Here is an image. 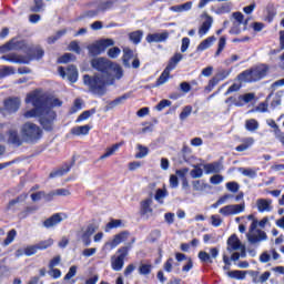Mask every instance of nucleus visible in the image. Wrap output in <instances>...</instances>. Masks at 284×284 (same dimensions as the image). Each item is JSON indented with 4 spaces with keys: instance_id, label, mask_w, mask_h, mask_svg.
Masks as SVG:
<instances>
[{
    "instance_id": "c756f323",
    "label": "nucleus",
    "mask_w": 284,
    "mask_h": 284,
    "mask_svg": "<svg viewBox=\"0 0 284 284\" xmlns=\"http://www.w3.org/2000/svg\"><path fill=\"white\" fill-rule=\"evenodd\" d=\"M170 72H172V69L166 67L156 81V88H159L160 85H164V83H168V81L170 80Z\"/></svg>"
},
{
    "instance_id": "a18cd8bd",
    "label": "nucleus",
    "mask_w": 284,
    "mask_h": 284,
    "mask_svg": "<svg viewBox=\"0 0 284 284\" xmlns=\"http://www.w3.org/2000/svg\"><path fill=\"white\" fill-rule=\"evenodd\" d=\"M239 172H241L243 174V176H248V179H256V171L253 169L240 168Z\"/></svg>"
},
{
    "instance_id": "4c0bfd02",
    "label": "nucleus",
    "mask_w": 284,
    "mask_h": 284,
    "mask_svg": "<svg viewBox=\"0 0 284 284\" xmlns=\"http://www.w3.org/2000/svg\"><path fill=\"white\" fill-rule=\"evenodd\" d=\"M231 11H232V4L223 3L215 9V14H227Z\"/></svg>"
},
{
    "instance_id": "e2e57ef3",
    "label": "nucleus",
    "mask_w": 284,
    "mask_h": 284,
    "mask_svg": "<svg viewBox=\"0 0 284 284\" xmlns=\"http://www.w3.org/2000/svg\"><path fill=\"white\" fill-rule=\"evenodd\" d=\"M74 276H77V265L69 268V272L64 276V281H70V278H74Z\"/></svg>"
},
{
    "instance_id": "2eb2a0df",
    "label": "nucleus",
    "mask_w": 284,
    "mask_h": 284,
    "mask_svg": "<svg viewBox=\"0 0 284 284\" xmlns=\"http://www.w3.org/2000/svg\"><path fill=\"white\" fill-rule=\"evenodd\" d=\"M272 203L273 202L270 199H257L255 202L257 212H260V214L272 212V210H274V205Z\"/></svg>"
},
{
    "instance_id": "aec40b11",
    "label": "nucleus",
    "mask_w": 284,
    "mask_h": 284,
    "mask_svg": "<svg viewBox=\"0 0 284 284\" xmlns=\"http://www.w3.org/2000/svg\"><path fill=\"white\" fill-rule=\"evenodd\" d=\"M212 23H214L212 17H206V19L202 22L197 31L200 39H203V37H205L207 32H210V30L212 29Z\"/></svg>"
},
{
    "instance_id": "774afa93",
    "label": "nucleus",
    "mask_w": 284,
    "mask_h": 284,
    "mask_svg": "<svg viewBox=\"0 0 284 284\" xmlns=\"http://www.w3.org/2000/svg\"><path fill=\"white\" fill-rule=\"evenodd\" d=\"M274 136H275V139H277V141H280V143H282V145H284V133H283V131L276 130Z\"/></svg>"
},
{
    "instance_id": "f8f14e48",
    "label": "nucleus",
    "mask_w": 284,
    "mask_h": 284,
    "mask_svg": "<svg viewBox=\"0 0 284 284\" xmlns=\"http://www.w3.org/2000/svg\"><path fill=\"white\" fill-rule=\"evenodd\" d=\"M153 203L154 200L152 197H146L140 203V214L143 219H152L154 216Z\"/></svg>"
},
{
    "instance_id": "f03ea898",
    "label": "nucleus",
    "mask_w": 284,
    "mask_h": 284,
    "mask_svg": "<svg viewBox=\"0 0 284 284\" xmlns=\"http://www.w3.org/2000/svg\"><path fill=\"white\" fill-rule=\"evenodd\" d=\"M26 103L33 106V109L24 112V119H34L36 116L39 118L40 124L44 130L50 132L54 125V119H57V113L52 110H44L43 109V95L38 91H33L29 93L26 98Z\"/></svg>"
},
{
    "instance_id": "f704fd0d",
    "label": "nucleus",
    "mask_w": 284,
    "mask_h": 284,
    "mask_svg": "<svg viewBox=\"0 0 284 284\" xmlns=\"http://www.w3.org/2000/svg\"><path fill=\"white\" fill-rule=\"evenodd\" d=\"M114 6V0L101 1L98 6V12H105V10H111Z\"/></svg>"
},
{
    "instance_id": "de8ad7c7",
    "label": "nucleus",
    "mask_w": 284,
    "mask_h": 284,
    "mask_svg": "<svg viewBox=\"0 0 284 284\" xmlns=\"http://www.w3.org/2000/svg\"><path fill=\"white\" fill-rule=\"evenodd\" d=\"M50 196H70V190L68 189H58L50 193Z\"/></svg>"
},
{
    "instance_id": "f257e3e1",
    "label": "nucleus",
    "mask_w": 284,
    "mask_h": 284,
    "mask_svg": "<svg viewBox=\"0 0 284 284\" xmlns=\"http://www.w3.org/2000/svg\"><path fill=\"white\" fill-rule=\"evenodd\" d=\"M91 65L99 72L94 77L84 75V85L94 94H105V88L113 85L114 81L123 78V68L108 58H94Z\"/></svg>"
},
{
    "instance_id": "20e7f679",
    "label": "nucleus",
    "mask_w": 284,
    "mask_h": 284,
    "mask_svg": "<svg viewBox=\"0 0 284 284\" xmlns=\"http://www.w3.org/2000/svg\"><path fill=\"white\" fill-rule=\"evenodd\" d=\"M43 49L37 48L31 51L29 55H19L17 53H10L8 55H2L1 59L4 61H9L10 63H30L32 60L39 61V59H43Z\"/></svg>"
},
{
    "instance_id": "6e6d98bb",
    "label": "nucleus",
    "mask_w": 284,
    "mask_h": 284,
    "mask_svg": "<svg viewBox=\"0 0 284 284\" xmlns=\"http://www.w3.org/2000/svg\"><path fill=\"white\" fill-rule=\"evenodd\" d=\"M268 108H270V104H267V102H262L254 110H251V112L264 113V112H267Z\"/></svg>"
},
{
    "instance_id": "69168bd1",
    "label": "nucleus",
    "mask_w": 284,
    "mask_h": 284,
    "mask_svg": "<svg viewBox=\"0 0 284 284\" xmlns=\"http://www.w3.org/2000/svg\"><path fill=\"white\" fill-rule=\"evenodd\" d=\"M239 183L236 182H227L226 183V190H229V192H233V193H236L239 192Z\"/></svg>"
},
{
    "instance_id": "cd10ccee",
    "label": "nucleus",
    "mask_w": 284,
    "mask_h": 284,
    "mask_svg": "<svg viewBox=\"0 0 284 284\" xmlns=\"http://www.w3.org/2000/svg\"><path fill=\"white\" fill-rule=\"evenodd\" d=\"M90 130H92V126L90 125L74 126L71 129V134H74V136H88Z\"/></svg>"
},
{
    "instance_id": "603ef678",
    "label": "nucleus",
    "mask_w": 284,
    "mask_h": 284,
    "mask_svg": "<svg viewBox=\"0 0 284 284\" xmlns=\"http://www.w3.org/2000/svg\"><path fill=\"white\" fill-rule=\"evenodd\" d=\"M152 272V266L150 264H141L139 267V274H142V276H148Z\"/></svg>"
},
{
    "instance_id": "412c9836",
    "label": "nucleus",
    "mask_w": 284,
    "mask_h": 284,
    "mask_svg": "<svg viewBox=\"0 0 284 284\" xmlns=\"http://www.w3.org/2000/svg\"><path fill=\"white\" fill-rule=\"evenodd\" d=\"M44 112H48V110H52V108H61L62 102L57 98H48L43 97V101L41 102Z\"/></svg>"
},
{
    "instance_id": "338daca9",
    "label": "nucleus",
    "mask_w": 284,
    "mask_h": 284,
    "mask_svg": "<svg viewBox=\"0 0 284 284\" xmlns=\"http://www.w3.org/2000/svg\"><path fill=\"white\" fill-rule=\"evenodd\" d=\"M48 274L51 278H61V270L59 268H49Z\"/></svg>"
},
{
    "instance_id": "a211bd4d",
    "label": "nucleus",
    "mask_w": 284,
    "mask_h": 284,
    "mask_svg": "<svg viewBox=\"0 0 284 284\" xmlns=\"http://www.w3.org/2000/svg\"><path fill=\"white\" fill-rule=\"evenodd\" d=\"M21 108V100L19 98H10L4 101V110L9 113L17 112Z\"/></svg>"
},
{
    "instance_id": "1a4fd4ad",
    "label": "nucleus",
    "mask_w": 284,
    "mask_h": 284,
    "mask_svg": "<svg viewBox=\"0 0 284 284\" xmlns=\"http://www.w3.org/2000/svg\"><path fill=\"white\" fill-rule=\"evenodd\" d=\"M111 45H114V40L104 39L89 45L88 49L90 54H92V57H97V54H101V52H105V50H108V48H111Z\"/></svg>"
},
{
    "instance_id": "ea45409f",
    "label": "nucleus",
    "mask_w": 284,
    "mask_h": 284,
    "mask_svg": "<svg viewBox=\"0 0 284 284\" xmlns=\"http://www.w3.org/2000/svg\"><path fill=\"white\" fill-rule=\"evenodd\" d=\"M234 22L233 23H241L244 26V28H246L247 26V21H245V17L243 16V13L241 12H234L232 14Z\"/></svg>"
},
{
    "instance_id": "bb28decb",
    "label": "nucleus",
    "mask_w": 284,
    "mask_h": 284,
    "mask_svg": "<svg viewBox=\"0 0 284 284\" xmlns=\"http://www.w3.org/2000/svg\"><path fill=\"white\" fill-rule=\"evenodd\" d=\"M170 196V193L168 192V187H165V185H163L162 189H158L155 191L154 194V200L156 201V203H159L160 205H163V203H165V197Z\"/></svg>"
},
{
    "instance_id": "5fc2aeb1",
    "label": "nucleus",
    "mask_w": 284,
    "mask_h": 284,
    "mask_svg": "<svg viewBox=\"0 0 284 284\" xmlns=\"http://www.w3.org/2000/svg\"><path fill=\"white\" fill-rule=\"evenodd\" d=\"M224 79H227V73H225L223 77H221V74H217L215 78L209 81V84H211V88H214L215 85H219V82L223 81Z\"/></svg>"
},
{
    "instance_id": "49530a36",
    "label": "nucleus",
    "mask_w": 284,
    "mask_h": 284,
    "mask_svg": "<svg viewBox=\"0 0 284 284\" xmlns=\"http://www.w3.org/2000/svg\"><path fill=\"white\" fill-rule=\"evenodd\" d=\"M190 175L192 179H201V176H203V169H201V165H195L194 169L190 172Z\"/></svg>"
},
{
    "instance_id": "c9c22d12",
    "label": "nucleus",
    "mask_w": 284,
    "mask_h": 284,
    "mask_svg": "<svg viewBox=\"0 0 284 284\" xmlns=\"http://www.w3.org/2000/svg\"><path fill=\"white\" fill-rule=\"evenodd\" d=\"M122 226H123V221H121V220H111L106 224L104 231L110 232V230H116L118 227H122Z\"/></svg>"
},
{
    "instance_id": "864d4df0",
    "label": "nucleus",
    "mask_w": 284,
    "mask_h": 284,
    "mask_svg": "<svg viewBox=\"0 0 284 284\" xmlns=\"http://www.w3.org/2000/svg\"><path fill=\"white\" fill-rule=\"evenodd\" d=\"M224 79H227V73H225L223 77H221V74H217L215 78L209 81V84H211V88H214L215 85H219V82L223 81Z\"/></svg>"
},
{
    "instance_id": "6ab92c4d",
    "label": "nucleus",
    "mask_w": 284,
    "mask_h": 284,
    "mask_svg": "<svg viewBox=\"0 0 284 284\" xmlns=\"http://www.w3.org/2000/svg\"><path fill=\"white\" fill-rule=\"evenodd\" d=\"M95 229L92 225H89L87 227V230H82L78 233V236L81 239L82 243H84V245H90V243H92V241L90 240V236H92V234H94Z\"/></svg>"
},
{
    "instance_id": "ddd939ff",
    "label": "nucleus",
    "mask_w": 284,
    "mask_h": 284,
    "mask_svg": "<svg viewBox=\"0 0 284 284\" xmlns=\"http://www.w3.org/2000/svg\"><path fill=\"white\" fill-rule=\"evenodd\" d=\"M128 236H130V233L125 231L114 235L112 240L105 242L103 250H114V247H118V245H121V243H125Z\"/></svg>"
},
{
    "instance_id": "dca6fc26",
    "label": "nucleus",
    "mask_w": 284,
    "mask_h": 284,
    "mask_svg": "<svg viewBox=\"0 0 284 284\" xmlns=\"http://www.w3.org/2000/svg\"><path fill=\"white\" fill-rule=\"evenodd\" d=\"M250 276L252 277L253 283L263 284L270 281V276H272V273L268 271H265L264 273H261L258 271H251Z\"/></svg>"
},
{
    "instance_id": "b1692460",
    "label": "nucleus",
    "mask_w": 284,
    "mask_h": 284,
    "mask_svg": "<svg viewBox=\"0 0 284 284\" xmlns=\"http://www.w3.org/2000/svg\"><path fill=\"white\" fill-rule=\"evenodd\" d=\"M215 41H216V37L214 36L206 38L196 47V52H205V50H210V48L214 45Z\"/></svg>"
},
{
    "instance_id": "37998d69",
    "label": "nucleus",
    "mask_w": 284,
    "mask_h": 284,
    "mask_svg": "<svg viewBox=\"0 0 284 284\" xmlns=\"http://www.w3.org/2000/svg\"><path fill=\"white\" fill-rule=\"evenodd\" d=\"M245 30L244 26L239 22H233V26L230 30V34H241Z\"/></svg>"
},
{
    "instance_id": "a19ab883",
    "label": "nucleus",
    "mask_w": 284,
    "mask_h": 284,
    "mask_svg": "<svg viewBox=\"0 0 284 284\" xmlns=\"http://www.w3.org/2000/svg\"><path fill=\"white\" fill-rule=\"evenodd\" d=\"M130 41H132V43H141V39H143V31H134L132 33H130Z\"/></svg>"
},
{
    "instance_id": "f3484780",
    "label": "nucleus",
    "mask_w": 284,
    "mask_h": 284,
    "mask_svg": "<svg viewBox=\"0 0 284 284\" xmlns=\"http://www.w3.org/2000/svg\"><path fill=\"white\" fill-rule=\"evenodd\" d=\"M197 256L201 263H213L212 258H219V248L213 247L210 250V253L200 251Z\"/></svg>"
},
{
    "instance_id": "bf43d9fd",
    "label": "nucleus",
    "mask_w": 284,
    "mask_h": 284,
    "mask_svg": "<svg viewBox=\"0 0 284 284\" xmlns=\"http://www.w3.org/2000/svg\"><path fill=\"white\" fill-rule=\"evenodd\" d=\"M119 54H121V49H119V47L111 48L108 51V57L110 59H116Z\"/></svg>"
},
{
    "instance_id": "79ce46f5",
    "label": "nucleus",
    "mask_w": 284,
    "mask_h": 284,
    "mask_svg": "<svg viewBox=\"0 0 284 284\" xmlns=\"http://www.w3.org/2000/svg\"><path fill=\"white\" fill-rule=\"evenodd\" d=\"M38 250H48V247H52L54 245V240L48 239L39 242L38 244Z\"/></svg>"
},
{
    "instance_id": "393cba45",
    "label": "nucleus",
    "mask_w": 284,
    "mask_h": 284,
    "mask_svg": "<svg viewBox=\"0 0 284 284\" xmlns=\"http://www.w3.org/2000/svg\"><path fill=\"white\" fill-rule=\"evenodd\" d=\"M21 48H23V41L12 39L7 44L1 47V52H8L9 50H21Z\"/></svg>"
},
{
    "instance_id": "0e129e2a",
    "label": "nucleus",
    "mask_w": 284,
    "mask_h": 284,
    "mask_svg": "<svg viewBox=\"0 0 284 284\" xmlns=\"http://www.w3.org/2000/svg\"><path fill=\"white\" fill-rule=\"evenodd\" d=\"M270 261H272V254L271 252L266 251V252H263L261 255H260V262L261 263H270Z\"/></svg>"
},
{
    "instance_id": "13d9d810",
    "label": "nucleus",
    "mask_w": 284,
    "mask_h": 284,
    "mask_svg": "<svg viewBox=\"0 0 284 284\" xmlns=\"http://www.w3.org/2000/svg\"><path fill=\"white\" fill-rule=\"evenodd\" d=\"M223 181H224V178H223V175H220V174H215L210 178V183L212 185H221V183H223Z\"/></svg>"
},
{
    "instance_id": "0eeeda50",
    "label": "nucleus",
    "mask_w": 284,
    "mask_h": 284,
    "mask_svg": "<svg viewBox=\"0 0 284 284\" xmlns=\"http://www.w3.org/2000/svg\"><path fill=\"white\" fill-rule=\"evenodd\" d=\"M258 227V221L253 220L246 234V239L251 245H257L261 241H267V234L264 231L256 230Z\"/></svg>"
},
{
    "instance_id": "39448f33",
    "label": "nucleus",
    "mask_w": 284,
    "mask_h": 284,
    "mask_svg": "<svg viewBox=\"0 0 284 284\" xmlns=\"http://www.w3.org/2000/svg\"><path fill=\"white\" fill-rule=\"evenodd\" d=\"M267 74V67L265 64H261L255 67L252 70H246L239 75L240 81H244V83H251L252 81H261Z\"/></svg>"
},
{
    "instance_id": "423d86ee",
    "label": "nucleus",
    "mask_w": 284,
    "mask_h": 284,
    "mask_svg": "<svg viewBox=\"0 0 284 284\" xmlns=\"http://www.w3.org/2000/svg\"><path fill=\"white\" fill-rule=\"evenodd\" d=\"M22 141L34 143L41 139V128L32 122H27L21 126Z\"/></svg>"
},
{
    "instance_id": "6e6552de",
    "label": "nucleus",
    "mask_w": 284,
    "mask_h": 284,
    "mask_svg": "<svg viewBox=\"0 0 284 284\" xmlns=\"http://www.w3.org/2000/svg\"><path fill=\"white\" fill-rule=\"evenodd\" d=\"M130 247L131 245L120 247L111 257V267L114 272H121V270H123V266L125 265V256H128Z\"/></svg>"
},
{
    "instance_id": "58836bf2",
    "label": "nucleus",
    "mask_w": 284,
    "mask_h": 284,
    "mask_svg": "<svg viewBox=\"0 0 284 284\" xmlns=\"http://www.w3.org/2000/svg\"><path fill=\"white\" fill-rule=\"evenodd\" d=\"M138 152L135 154V159H145V156L149 154L150 150L148 146H143L141 144H138Z\"/></svg>"
},
{
    "instance_id": "a878e982",
    "label": "nucleus",
    "mask_w": 284,
    "mask_h": 284,
    "mask_svg": "<svg viewBox=\"0 0 284 284\" xmlns=\"http://www.w3.org/2000/svg\"><path fill=\"white\" fill-rule=\"evenodd\" d=\"M7 141L11 143V145H21L23 138L19 136V132H17L16 129H11L9 130Z\"/></svg>"
},
{
    "instance_id": "7c9ffc66",
    "label": "nucleus",
    "mask_w": 284,
    "mask_h": 284,
    "mask_svg": "<svg viewBox=\"0 0 284 284\" xmlns=\"http://www.w3.org/2000/svg\"><path fill=\"white\" fill-rule=\"evenodd\" d=\"M119 148H121V143H115L112 146L108 148L105 153L100 156V160L103 161V159L113 156L115 152H119Z\"/></svg>"
},
{
    "instance_id": "c03bdc74",
    "label": "nucleus",
    "mask_w": 284,
    "mask_h": 284,
    "mask_svg": "<svg viewBox=\"0 0 284 284\" xmlns=\"http://www.w3.org/2000/svg\"><path fill=\"white\" fill-rule=\"evenodd\" d=\"M227 275L230 278H236L237 281H243L245 278V272L243 271H231Z\"/></svg>"
},
{
    "instance_id": "09e8293b",
    "label": "nucleus",
    "mask_w": 284,
    "mask_h": 284,
    "mask_svg": "<svg viewBox=\"0 0 284 284\" xmlns=\"http://www.w3.org/2000/svg\"><path fill=\"white\" fill-rule=\"evenodd\" d=\"M37 252H39V246H38V244H36V245H30V246H27V247L24 248V254H26V256H34V254H36Z\"/></svg>"
},
{
    "instance_id": "473e14b6",
    "label": "nucleus",
    "mask_w": 284,
    "mask_h": 284,
    "mask_svg": "<svg viewBox=\"0 0 284 284\" xmlns=\"http://www.w3.org/2000/svg\"><path fill=\"white\" fill-rule=\"evenodd\" d=\"M181 61H183V54L175 53L174 57L171 58V60H170L169 64L166 65V68H169V70H174V68H176V65Z\"/></svg>"
},
{
    "instance_id": "4d7b16f0",
    "label": "nucleus",
    "mask_w": 284,
    "mask_h": 284,
    "mask_svg": "<svg viewBox=\"0 0 284 284\" xmlns=\"http://www.w3.org/2000/svg\"><path fill=\"white\" fill-rule=\"evenodd\" d=\"M16 237H17V231L16 230L9 231L7 234V239L4 240V245H10V243H12Z\"/></svg>"
},
{
    "instance_id": "4468645a",
    "label": "nucleus",
    "mask_w": 284,
    "mask_h": 284,
    "mask_svg": "<svg viewBox=\"0 0 284 284\" xmlns=\"http://www.w3.org/2000/svg\"><path fill=\"white\" fill-rule=\"evenodd\" d=\"M67 219L68 214L55 213L43 222V226L47 227V230H50L51 227H57V225H59L62 221H65Z\"/></svg>"
},
{
    "instance_id": "680f3d73",
    "label": "nucleus",
    "mask_w": 284,
    "mask_h": 284,
    "mask_svg": "<svg viewBox=\"0 0 284 284\" xmlns=\"http://www.w3.org/2000/svg\"><path fill=\"white\" fill-rule=\"evenodd\" d=\"M58 61L59 63H70V61H74V55L72 53H65Z\"/></svg>"
},
{
    "instance_id": "052dcab7",
    "label": "nucleus",
    "mask_w": 284,
    "mask_h": 284,
    "mask_svg": "<svg viewBox=\"0 0 284 284\" xmlns=\"http://www.w3.org/2000/svg\"><path fill=\"white\" fill-rule=\"evenodd\" d=\"M172 105V102L170 100H162L159 102V104L155 106L158 112H161L162 110H165V108H170Z\"/></svg>"
},
{
    "instance_id": "5701e85b",
    "label": "nucleus",
    "mask_w": 284,
    "mask_h": 284,
    "mask_svg": "<svg viewBox=\"0 0 284 284\" xmlns=\"http://www.w3.org/2000/svg\"><path fill=\"white\" fill-rule=\"evenodd\" d=\"M203 169L205 171V174H219L223 170V164L220 162H213L209 164H204Z\"/></svg>"
},
{
    "instance_id": "8fccbe9b",
    "label": "nucleus",
    "mask_w": 284,
    "mask_h": 284,
    "mask_svg": "<svg viewBox=\"0 0 284 284\" xmlns=\"http://www.w3.org/2000/svg\"><path fill=\"white\" fill-rule=\"evenodd\" d=\"M225 103H232V105H235L236 108H243L244 101L241 100V95L239 98H229Z\"/></svg>"
},
{
    "instance_id": "7ed1b4c3",
    "label": "nucleus",
    "mask_w": 284,
    "mask_h": 284,
    "mask_svg": "<svg viewBox=\"0 0 284 284\" xmlns=\"http://www.w3.org/2000/svg\"><path fill=\"white\" fill-rule=\"evenodd\" d=\"M226 245L227 252L232 254L231 261H239V258H245V256H247L245 244L241 242L236 234H233L227 239Z\"/></svg>"
},
{
    "instance_id": "e433bc0d",
    "label": "nucleus",
    "mask_w": 284,
    "mask_h": 284,
    "mask_svg": "<svg viewBox=\"0 0 284 284\" xmlns=\"http://www.w3.org/2000/svg\"><path fill=\"white\" fill-rule=\"evenodd\" d=\"M123 63L126 68H130V59L134 57V52L130 50L129 48L123 49Z\"/></svg>"
},
{
    "instance_id": "3c124183",
    "label": "nucleus",
    "mask_w": 284,
    "mask_h": 284,
    "mask_svg": "<svg viewBox=\"0 0 284 284\" xmlns=\"http://www.w3.org/2000/svg\"><path fill=\"white\" fill-rule=\"evenodd\" d=\"M190 114H192V106L191 105L184 106L182 112L180 113V120L185 121V119H187Z\"/></svg>"
},
{
    "instance_id": "2f4dec72",
    "label": "nucleus",
    "mask_w": 284,
    "mask_h": 284,
    "mask_svg": "<svg viewBox=\"0 0 284 284\" xmlns=\"http://www.w3.org/2000/svg\"><path fill=\"white\" fill-rule=\"evenodd\" d=\"M192 185H193V190L195 192H205V190H207V187H210V185L207 183H205L204 181H201V180L193 181Z\"/></svg>"
},
{
    "instance_id": "9d476101",
    "label": "nucleus",
    "mask_w": 284,
    "mask_h": 284,
    "mask_svg": "<svg viewBox=\"0 0 284 284\" xmlns=\"http://www.w3.org/2000/svg\"><path fill=\"white\" fill-rule=\"evenodd\" d=\"M243 212H245V202L241 204H229L219 211L222 216H236V214H243Z\"/></svg>"
},
{
    "instance_id": "4be33fe9",
    "label": "nucleus",
    "mask_w": 284,
    "mask_h": 284,
    "mask_svg": "<svg viewBox=\"0 0 284 284\" xmlns=\"http://www.w3.org/2000/svg\"><path fill=\"white\" fill-rule=\"evenodd\" d=\"M170 37V33L168 31L162 33H151L146 36L148 43H162V41H165Z\"/></svg>"
},
{
    "instance_id": "72a5a7b5",
    "label": "nucleus",
    "mask_w": 284,
    "mask_h": 284,
    "mask_svg": "<svg viewBox=\"0 0 284 284\" xmlns=\"http://www.w3.org/2000/svg\"><path fill=\"white\" fill-rule=\"evenodd\" d=\"M258 128H260L258 121H256L255 119H250L245 121V129L248 132H256Z\"/></svg>"
},
{
    "instance_id": "c85d7f7f",
    "label": "nucleus",
    "mask_w": 284,
    "mask_h": 284,
    "mask_svg": "<svg viewBox=\"0 0 284 284\" xmlns=\"http://www.w3.org/2000/svg\"><path fill=\"white\" fill-rule=\"evenodd\" d=\"M254 138H246L242 140V144L237 145L235 148L236 152H245V150H248V148H252L254 145Z\"/></svg>"
},
{
    "instance_id": "9b49d317",
    "label": "nucleus",
    "mask_w": 284,
    "mask_h": 284,
    "mask_svg": "<svg viewBox=\"0 0 284 284\" xmlns=\"http://www.w3.org/2000/svg\"><path fill=\"white\" fill-rule=\"evenodd\" d=\"M58 72L62 79H68L70 83H77L79 80V71L74 65H69L67 70L63 67H59Z\"/></svg>"
}]
</instances>
